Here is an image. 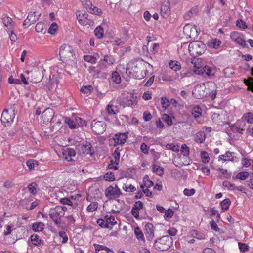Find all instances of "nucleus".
Instances as JSON below:
<instances>
[{
    "label": "nucleus",
    "mask_w": 253,
    "mask_h": 253,
    "mask_svg": "<svg viewBox=\"0 0 253 253\" xmlns=\"http://www.w3.org/2000/svg\"><path fill=\"white\" fill-rule=\"evenodd\" d=\"M153 66L143 59L138 58L130 61L126 65V73L130 78L143 79Z\"/></svg>",
    "instance_id": "nucleus-1"
},
{
    "label": "nucleus",
    "mask_w": 253,
    "mask_h": 253,
    "mask_svg": "<svg viewBox=\"0 0 253 253\" xmlns=\"http://www.w3.org/2000/svg\"><path fill=\"white\" fill-rule=\"evenodd\" d=\"M172 244V238L169 236L165 235L156 240L154 243V246L157 250L164 251L169 249Z\"/></svg>",
    "instance_id": "nucleus-2"
},
{
    "label": "nucleus",
    "mask_w": 253,
    "mask_h": 253,
    "mask_svg": "<svg viewBox=\"0 0 253 253\" xmlns=\"http://www.w3.org/2000/svg\"><path fill=\"white\" fill-rule=\"evenodd\" d=\"M59 56L60 60L63 62H67L68 60H73L75 53L72 47L69 44L62 45L59 49Z\"/></svg>",
    "instance_id": "nucleus-3"
},
{
    "label": "nucleus",
    "mask_w": 253,
    "mask_h": 253,
    "mask_svg": "<svg viewBox=\"0 0 253 253\" xmlns=\"http://www.w3.org/2000/svg\"><path fill=\"white\" fill-rule=\"evenodd\" d=\"M205 45L201 41H195L190 43L188 50L191 55L197 57L204 53Z\"/></svg>",
    "instance_id": "nucleus-4"
},
{
    "label": "nucleus",
    "mask_w": 253,
    "mask_h": 253,
    "mask_svg": "<svg viewBox=\"0 0 253 253\" xmlns=\"http://www.w3.org/2000/svg\"><path fill=\"white\" fill-rule=\"evenodd\" d=\"M117 102L123 107L125 106H131L137 103L136 97L132 94L122 93L117 99Z\"/></svg>",
    "instance_id": "nucleus-5"
},
{
    "label": "nucleus",
    "mask_w": 253,
    "mask_h": 253,
    "mask_svg": "<svg viewBox=\"0 0 253 253\" xmlns=\"http://www.w3.org/2000/svg\"><path fill=\"white\" fill-rule=\"evenodd\" d=\"M64 214L65 210H63L62 206H57L54 208H51L49 211L50 218L57 226L61 224V218L63 217Z\"/></svg>",
    "instance_id": "nucleus-6"
},
{
    "label": "nucleus",
    "mask_w": 253,
    "mask_h": 253,
    "mask_svg": "<svg viewBox=\"0 0 253 253\" xmlns=\"http://www.w3.org/2000/svg\"><path fill=\"white\" fill-rule=\"evenodd\" d=\"M105 196L109 200L116 199L121 195L122 192L116 184L108 187L104 191Z\"/></svg>",
    "instance_id": "nucleus-7"
},
{
    "label": "nucleus",
    "mask_w": 253,
    "mask_h": 253,
    "mask_svg": "<svg viewBox=\"0 0 253 253\" xmlns=\"http://www.w3.org/2000/svg\"><path fill=\"white\" fill-rule=\"evenodd\" d=\"M15 117V110L13 109H5L2 113L1 122L5 126H9Z\"/></svg>",
    "instance_id": "nucleus-8"
},
{
    "label": "nucleus",
    "mask_w": 253,
    "mask_h": 253,
    "mask_svg": "<svg viewBox=\"0 0 253 253\" xmlns=\"http://www.w3.org/2000/svg\"><path fill=\"white\" fill-rule=\"evenodd\" d=\"M127 137V133L118 132L116 133L113 138L109 139V142L110 145L113 146L123 145L126 142Z\"/></svg>",
    "instance_id": "nucleus-9"
},
{
    "label": "nucleus",
    "mask_w": 253,
    "mask_h": 253,
    "mask_svg": "<svg viewBox=\"0 0 253 253\" xmlns=\"http://www.w3.org/2000/svg\"><path fill=\"white\" fill-rule=\"evenodd\" d=\"M92 130L96 134H102L106 129V124L104 121H95L93 120L91 123Z\"/></svg>",
    "instance_id": "nucleus-10"
},
{
    "label": "nucleus",
    "mask_w": 253,
    "mask_h": 253,
    "mask_svg": "<svg viewBox=\"0 0 253 253\" xmlns=\"http://www.w3.org/2000/svg\"><path fill=\"white\" fill-rule=\"evenodd\" d=\"M191 63L193 64L194 67L195 68L194 72L197 74H200L201 73H203V70L206 73V74L209 76H213L215 74L214 69L209 66H205L202 69L201 68L197 66L195 62H194V59H191Z\"/></svg>",
    "instance_id": "nucleus-11"
},
{
    "label": "nucleus",
    "mask_w": 253,
    "mask_h": 253,
    "mask_svg": "<svg viewBox=\"0 0 253 253\" xmlns=\"http://www.w3.org/2000/svg\"><path fill=\"white\" fill-rule=\"evenodd\" d=\"M183 33L187 38H195L198 35L196 27L191 24H187L184 26Z\"/></svg>",
    "instance_id": "nucleus-12"
},
{
    "label": "nucleus",
    "mask_w": 253,
    "mask_h": 253,
    "mask_svg": "<svg viewBox=\"0 0 253 253\" xmlns=\"http://www.w3.org/2000/svg\"><path fill=\"white\" fill-rule=\"evenodd\" d=\"M245 122L244 121L237 120L234 124L230 126V129L234 133L238 132L240 134H243L244 127L245 126Z\"/></svg>",
    "instance_id": "nucleus-13"
},
{
    "label": "nucleus",
    "mask_w": 253,
    "mask_h": 253,
    "mask_svg": "<svg viewBox=\"0 0 253 253\" xmlns=\"http://www.w3.org/2000/svg\"><path fill=\"white\" fill-rule=\"evenodd\" d=\"M144 232L147 239L151 241L154 237V227L151 223H147L145 225Z\"/></svg>",
    "instance_id": "nucleus-14"
},
{
    "label": "nucleus",
    "mask_w": 253,
    "mask_h": 253,
    "mask_svg": "<svg viewBox=\"0 0 253 253\" xmlns=\"http://www.w3.org/2000/svg\"><path fill=\"white\" fill-rule=\"evenodd\" d=\"M160 12L161 16L164 18H167L170 14V3L168 0L162 3Z\"/></svg>",
    "instance_id": "nucleus-15"
},
{
    "label": "nucleus",
    "mask_w": 253,
    "mask_h": 253,
    "mask_svg": "<svg viewBox=\"0 0 253 253\" xmlns=\"http://www.w3.org/2000/svg\"><path fill=\"white\" fill-rule=\"evenodd\" d=\"M54 115V112L52 108H48L45 109L42 114V119L43 122H50Z\"/></svg>",
    "instance_id": "nucleus-16"
},
{
    "label": "nucleus",
    "mask_w": 253,
    "mask_h": 253,
    "mask_svg": "<svg viewBox=\"0 0 253 253\" xmlns=\"http://www.w3.org/2000/svg\"><path fill=\"white\" fill-rule=\"evenodd\" d=\"M143 203L140 201H138L134 203L131 211L132 215L137 219H139V211L143 209Z\"/></svg>",
    "instance_id": "nucleus-17"
},
{
    "label": "nucleus",
    "mask_w": 253,
    "mask_h": 253,
    "mask_svg": "<svg viewBox=\"0 0 253 253\" xmlns=\"http://www.w3.org/2000/svg\"><path fill=\"white\" fill-rule=\"evenodd\" d=\"M92 148L90 143L85 142L84 144H83L80 146V151L81 153L83 154H89L91 156H92L94 152Z\"/></svg>",
    "instance_id": "nucleus-18"
},
{
    "label": "nucleus",
    "mask_w": 253,
    "mask_h": 253,
    "mask_svg": "<svg viewBox=\"0 0 253 253\" xmlns=\"http://www.w3.org/2000/svg\"><path fill=\"white\" fill-rule=\"evenodd\" d=\"M1 19L4 26L7 27V31H11L14 26L12 19L8 16L3 15Z\"/></svg>",
    "instance_id": "nucleus-19"
},
{
    "label": "nucleus",
    "mask_w": 253,
    "mask_h": 253,
    "mask_svg": "<svg viewBox=\"0 0 253 253\" xmlns=\"http://www.w3.org/2000/svg\"><path fill=\"white\" fill-rule=\"evenodd\" d=\"M62 154L64 159L68 161H74L72 157H75L76 155L75 150L71 148H67L63 151Z\"/></svg>",
    "instance_id": "nucleus-20"
},
{
    "label": "nucleus",
    "mask_w": 253,
    "mask_h": 253,
    "mask_svg": "<svg viewBox=\"0 0 253 253\" xmlns=\"http://www.w3.org/2000/svg\"><path fill=\"white\" fill-rule=\"evenodd\" d=\"M30 240L32 244L37 247H40L44 244V241L42 240L37 234H34L31 235Z\"/></svg>",
    "instance_id": "nucleus-21"
},
{
    "label": "nucleus",
    "mask_w": 253,
    "mask_h": 253,
    "mask_svg": "<svg viewBox=\"0 0 253 253\" xmlns=\"http://www.w3.org/2000/svg\"><path fill=\"white\" fill-rule=\"evenodd\" d=\"M198 11V7L197 6H194L184 15L183 18L186 20H189L193 16L196 15Z\"/></svg>",
    "instance_id": "nucleus-22"
},
{
    "label": "nucleus",
    "mask_w": 253,
    "mask_h": 253,
    "mask_svg": "<svg viewBox=\"0 0 253 253\" xmlns=\"http://www.w3.org/2000/svg\"><path fill=\"white\" fill-rule=\"evenodd\" d=\"M191 112L192 115L195 119L199 118L202 116V109L199 106H194Z\"/></svg>",
    "instance_id": "nucleus-23"
},
{
    "label": "nucleus",
    "mask_w": 253,
    "mask_h": 253,
    "mask_svg": "<svg viewBox=\"0 0 253 253\" xmlns=\"http://www.w3.org/2000/svg\"><path fill=\"white\" fill-rule=\"evenodd\" d=\"M205 138L206 135L204 132L200 131L196 133L195 137V140L196 142L199 143H202L205 141Z\"/></svg>",
    "instance_id": "nucleus-24"
},
{
    "label": "nucleus",
    "mask_w": 253,
    "mask_h": 253,
    "mask_svg": "<svg viewBox=\"0 0 253 253\" xmlns=\"http://www.w3.org/2000/svg\"><path fill=\"white\" fill-rule=\"evenodd\" d=\"M221 43V42L217 39H212L209 42L208 46L209 47L217 49Z\"/></svg>",
    "instance_id": "nucleus-25"
},
{
    "label": "nucleus",
    "mask_w": 253,
    "mask_h": 253,
    "mask_svg": "<svg viewBox=\"0 0 253 253\" xmlns=\"http://www.w3.org/2000/svg\"><path fill=\"white\" fill-rule=\"evenodd\" d=\"M121 78L119 73L117 71L113 72L110 82H112L113 83L119 84L121 83Z\"/></svg>",
    "instance_id": "nucleus-26"
},
{
    "label": "nucleus",
    "mask_w": 253,
    "mask_h": 253,
    "mask_svg": "<svg viewBox=\"0 0 253 253\" xmlns=\"http://www.w3.org/2000/svg\"><path fill=\"white\" fill-rule=\"evenodd\" d=\"M44 224L43 222H36L33 224L32 229L35 232L42 231L44 228Z\"/></svg>",
    "instance_id": "nucleus-27"
},
{
    "label": "nucleus",
    "mask_w": 253,
    "mask_h": 253,
    "mask_svg": "<svg viewBox=\"0 0 253 253\" xmlns=\"http://www.w3.org/2000/svg\"><path fill=\"white\" fill-rule=\"evenodd\" d=\"M191 236L199 240H202L205 239V234L202 232H199L197 230H192L191 231Z\"/></svg>",
    "instance_id": "nucleus-28"
},
{
    "label": "nucleus",
    "mask_w": 253,
    "mask_h": 253,
    "mask_svg": "<svg viewBox=\"0 0 253 253\" xmlns=\"http://www.w3.org/2000/svg\"><path fill=\"white\" fill-rule=\"evenodd\" d=\"M40 14L38 15H36V12L35 11H31L30 12L27 16L28 20H30L32 23H35L39 18Z\"/></svg>",
    "instance_id": "nucleus-29"
},
{
    "label": "nucleus",
    "mask_w": 253,
    "mask_h": 253,
    "mask_svg": "<svg viewBox=\"0 0 253 253\" xmlns=\"http://www.w3.org/2000/svg\"><path fill=\"white\" fill-rule=\"evenodd\" d=\"M153 171L155 172L159 176H162L164 174V168L156 165H152Z\"/></svg>",
    "instance_id": "nucleus-30"
},
{
    "label": "nucleus",
    "mask_w": 253,
    "mask_h": 253,
    "mask_svg": "<svg viewBox=\"0 0 253 253\" xmlns=\"http://www.w3.org/2000/svg\"><path fill=\"white\" fill-rule=\"evenodd\" d=\"M169 66L171 69L175 71L181 69V64L178 61L171 60L169 62Z\"/></svg>",
    "instance_id": "nucleus-31"
},
{
    "label": "nucleus",
    "mask_w": 253,
    "mask_h": 253,
    "mask_svg": "<svg viewBox=\"0 0 253 253\" xmlns=\"http://www.w3.org/2000/svg\"><path fill=\"white\" fill-rule=\"evenodd\" d=\"M244 83L248 86L247 90L253 93V78H250L248 80L244 79Z\"/></svg>",
    "instance_id": "nucleus-32"
},
{
    "label": "nucleus",
    "mask_w": 253,
    "mask_h": 253,
    "mask_svg": "<svg viewBox=\"0 0 253 253\" xmlns=\"http://www.w3.org/2000/svg\"><path fill=\"white\" fill-rule=\"evenodd\" d=\"M134 234L139 240L144 241L143 233L139 227H136L134 229Z\"/></svg>",
    "instance_id": "nucleus-33"
},
{
    "label": "nucleus",
    "mask_w": 253,
    "mask_h": 253,
    "mask_svg": "<svg viewBox=\"0 0 253 253\" xmlns=\"http://www.w3.org/2000/svg\"><path fill=\"white\" fill-rule=\"evenodd\" d=\"M32 77H35L34 79H32L31 82L33 83H39L42 80V76L40 72H35L32 73Z\"/></svg>",
    "instance_id": "nucleus-34"
},
{
    "label": "nucleus",
    "mask_w": 253,
    "mask_h": 253,
    "mask_svg": "<svg viewBox=\"0 0 253 253\" xmlns=\"http://www.w3.org/2000/svg\"><path fill=\"white\" fill-rule=\"evenodd\" d=\"M104 30L101 26H98L94 30V34L98 39H101L103 36Z\"/></svg>",
    "instance_id": "nucleus-35"
},
{
    "label": "nucleus",
    "mask_w": 253,
    "mask_h": 253,
    "mask_svg": "<svg viewBox=\"0 0 253 253\" xmlns=\"http://www.w3.org/2000/svg\"><path fill=\"white\" fill-rule=\"evenodd\" d=\"M232 152L228 151L226 152L225 154L220 155L219 158L224 161H233V157H232Z\"/></svg>",
    "instance_id": "nucleus-36"
},
{
    "label": "nucleus",
    "mask_w": 253,
    "mask_h": 253,
    "mask_svg": "<svg viewBox=\"0 0 253 253\" xmlns=\"http://www.w3.org/2000/svg\"><path fill=\"white\" fill-rule=\"evenodd\" d=\"M93 90V86L90 85L83 86L80 89V91L84 94L90 93Z\"/></svg>",
    "instance_id": "nucleus-37"
},
{
    "label": "nucleus",
    "mask_w": 253,
    "mask_h": 253,
    "mask_svg": "<svg viewBox=\"0 0 253 253\" xmlns=\"http://www.w3.org/2000/svg\"><path fill=\"white\" fill-rule=\"evenodd\" d=\"M231 201L229 199L226 198L220 202V205L223 210H227L230 205Z\"/></svg>",
    "instance_id": "nucleus-38"
},
{
    "label": "nucleus",
    "mask_w": 253,
    "mask_h": 253,
    "mask_svg": "<svg viewBox=\"0 0 253 253\" xmlns=\"http://www.w3.org/2000/svg\"><path fill=\"white\" fill-rule=\"evenodd\" d=\"M93 246L95 248V253H97L98 252H99V251H101V250H105L106 251H111L110 250V248H109L107 247L104 246V245L97 244H94Z\"/></svg>",
    "instance_id": "nucleus-39"
},
{
    "label": "nucleus",
    "mask_w": 253,
    "mask_h": 253,
    "mask_svg": "<svg viewBox=\"0 0 253 253\" xmlns=\"http://www.w3.org/2000/svg\"><path fill=\"white\" fill-rule=\"evenodd\" d=\"M35 30L38 33H45L46 30L44 27V23L42 22L37 23L35 26Z\"/></svg>",
    "instance_id": "nucleus-40"
},
{
    "label": "nucleus",
    "mask_w": 253,
    "mask_h": 253,
    "mask_svg": "<svg viewBox=\"0 0 253 253\" xmlns=\"http://www.w3.org/2000/svg\"><path fill=\"white\" fill-rule=\"evenodd\" d=\"M249 176V173L246 171H243L238 173L236 176V178L237 179H239L241 180H245L246 178H247Z\"/></svg>",
    "instance_id": "nucleus-41"
},
{
    "label": "nucleus",
    "mask_w": 253,
    "mask_h": 253,
    "mask_svg": "<svg viewBox=\"0 0 253 253\" xmlns=\"http://www.w3.org/2000/svg\"><path fill=\"white\" fill-rule=\"evenodd\" d=\"M144 186L147 188H150L153 186L154 183L149 179L148 175H145L143 179Z\"/></svg>",
    "instance_id": "nucleus-42"
},
{
    "label": "nucleus",
    "mask_w": 253,
    "mask_h": 253,
    "mask_svg": "<svg viewBox=\"0 0 253 253\" xmlns=\"http://www.w3.org/2000/svg\"><path fill=\"white\" fill-rule=\"evenodd\" d=\"M65 122L69 125L70 128L73 129L78 127V125L70 118L66 117L65 119Z\"/></svg>",
    "instance_id": "nucleus-43"
},
{
    "label": "nucleus",
    "mask_w": 253,
    "mask_h": 253,
    "mask_svg": "<svg viewBox=\"0 0 253 253\" xmlns=\"http://www.w3.org/2000/svg\"><path fill=\"white\" fill-rule=\"evenodd\" d=\"M162 119L167 124L168 126H171L172 125L171 117L169 115L166 114H164L162 115Z\"/></svg>",
    "instance_id": "nucleus-44"
},
{
    "label": "nucleus",
    "mask_w": 253,
    "mask_h": 253,
    "mask_svg": "<svg viewBox=\"0 0 253 253\" xmlns=\"http://www.w3.org/2000/svg\"><path fill=\"white\" fill-rule=\"evenodd\" d=\"M37 184L35 182L31 183L28 186L29 191L33 195H35L37 193Z\"/></svg>",
    "instance_id": "nucleus-45"
},
{
    "label": "nucleus",
    "mask_w": 253,
    "mask_h": 253,
    "mask_svg": "<svg viewBox=\"0 0 253 253\" xmlns=\"http://www.w3.org/2000/svg\"><path fill=\"white\" fill-rule=\"evenodd\" d=\"M97 202H92L90 203L87 208V210L88 212H93L95 211L98 208Z\"/></svg>",
    "instance_id": "nucleus-46"
},
{
    "label": "nucleus",
    "mask_w": 253,
    "mask_h": 253,
    "mask_svg": "<svg viewBox=\"0 0 253 253\" xmlns=\"http://www.w3.org/2000/svg\"><path fill=\"white\" fill-rule=\"evenodd\" d=\"M58 28V25L55 22H53L48 30V33L54 35Z\"/></svg>",
    "instance_id": "nucleus-47"
},
{
    "label": "nucleus",
    "mask_w": 253,
    "mask_h": 253,
    "mask_svg": "<svg viewBox=\"0 0 253 253\" xmlns=\"http://www.w3.org/2000/svg\"><path fill=\"white\" fill-rule=\"evenodd\" d=\"M122 188L126 192H133L136 190V188L131 184L127 185L126 184H124Z\"/></svg>",
    "instance_id": "nucleus-48"
},
{
    "label": "nucleus",
    "mask_w": 253,
    "mask_h": 253,
    "mask_svg": "<svg viewBox=\"0 0 253 253\" xmlns=\"http://www.w3.org/2000/svg\"><path fill=\"white\" fill-rule=\"evenodd\" d=\"M181 154L184 156H187L189 155V148L186 144H183L181 147Z\"/></svg>",
    "instance_id": "nucleus-49"
},
{
    "label": "nucleus",
    "mask_w": 253,
    "mask_h": 253,
    "mask_svg": "<svg viewBox=\"0 0 253 253\" xmlns=\"http://www.w3.org/2000/svg\"><path fill=\"white\" fill-rule=\"evenodd\" d=\"M84 61L90 62L91 63H95L96 62V58L94 56L86 55L84 56Z\"/></svg>",
    "instance_id": "nucleus-50"
},
{
    "label": "nucleus",
    "mask_w": 253,
    "mask_h": 253,
    "mask_svg": "<svg viewBox=\"0 0 253 253\" xmlns=\"http://www.w3.org/2000/svg\"><path fill=\"white\" fill-rule=\"evenodd\" d=\"M103 60L108 65H112L114 62V58L110 55H105Z\"/></svg>",
    "instance_id": "nucleus-51"
},
{
    "label": "nucleus",
    "mask_w": 253,
    "mask_h": 253,
    "mask_svg": "<svg viewBox=\"0 0 253 253\" xmlns=\"http://www.w3.org/2000/svg\"><path fill=\"white\" fill-rule=\"evenodd\" d=\"M201 157L202 161L204 163H207L209 162L210 160V158L209 157L208 154L206 151H202L201 153Z\"/></svg>",
    "instance_id": "nucleus-52"
},
{
    "label": "nucleus",
    "mask_w": 253,
    "mask_h": 253,
    "mask_svg": "<svg viewBox=\"0 0 253 253\" xmlns=\"http://www.w3.org/2000/svg\"><path fill=\"white\" fill-rule=\"evenodd\" d=\"M104 178L106 181H113L115 179L114 174L112 172H107L104 175Z\"/></svg>",
    "instance_id": "nucleus-53"
},
{
    "label": "nucleus",
    "mask_w": 253,
    "mask_h": 253,
    "mask_svg": "<svg viewBox=\"0 0 253 253\" xmlns=\"http://www.w3.org/2000/svg\"><path fill=\"white\" fill-rule=\"evenodd\" d=\"M223 186L229 190H235L234 187H236L234 184L231 183L228 181H224L223 182Z\"/></svg>",
    "instance_id": "nucleus-54"
},
{
    "label": "nucleus",
    "mask_w": 253,
    "mask_h": 253,
    "mask_svg": "<svg viewBox=\"0 0 253 253\" xmlns=\"http://www.w3.org/2000/svg\"><path fill=\"white\" fill-rule=\"evenodd\" d=\"M83 5L86 9H91V6H92V3L90 0H80Z\"/></svg>",
    "instance_id": "nucleus-55"
},
{
    "label": "nucleus",
    "mask_w": 253,
    "mask_h": 253,
    "mask_svg": "<svg viewBox=\"0 0 253 253\" xmlns=\"http://www.w3.org/2000/svg\"><path fill=\"white\" fill-rule=\"evenodd\" d=\"M8 82L11 84H21V81L19 79H14L12 76L8 78Z\"/></svg>",
    "instance_id": "nucleus-56"
},
{
    "label": "nucleus",
    "mask_w": 253,
    "mask_h": 253,
    "mask_svg": "<svg viewBox=\"0 0 253 253\" xmlns=\"http://www.w3.org/2000/svg\"><path fill=\"white\" fill-rule=\"evenodd\" d=\"M236 26L242 29H245L246 28L250 29V28H248L246 23L244 22L242 20H238L236 21Z\"/></svg>",
    "instance_id": "nucleus-57"
},
{
    "label": "nucleus",
    "mask_w": 253,
    "mask_h": 253,
    "mask_svg": "<svg viewBox=\"0 0 253 253\" xmlns=\"http://www.w3.org/2000/svg\"><path fill=\"white\" fill-rule=\"evenodd\" d=\"M237 44L242 46L243 48H248V45L246 43L245 41L242 38L240 37L236 40L234 41Z\"/></svg>",
    "instance_id": "nucleus-58"
},
{
    "label": "nucleus",
    "mask_w": 253,
    "mask_h": 253,
    "mask_svg": "<svg viewBox=\"0 0 253 253\" xmlns=\"http://www.w3.org/2000/svg\"><path fill=\"white\" fill-rule=\"evenodd\" d=\"M106 223H107L108 226H110L109 228H112V227L117 223V221L113 216L109 215V219L107 220Z\"/></svg>",
    "instance_id": "nucleus-59"
},
{
    "label": "nucleus",
    "mask_w": 253,
    "mask_h": 253,
    "mask_svg": "<svg viewBox=\"0 0 253 253\" xmlns=\"http://www.w3.org/2000/svg\"><path fill=\"white\" fill-rule=\"evenodd\" d=\"M161 104L162 107L166 109L169 106L170 102L166 97H163L161 98Z\"/></svg>",
    "instance_id": "nucleus-60"
},
{
    "label": "nucleus",
    "mask_w": 253,
    "mask_h": 253,
    "mask_svg": "<svg viewBox=\"0 0 253 253\" xmlns=\"http://www.w3.org/2000/svg\"><path fill=\"white\" fill-rule=\"evenodd\" d=\"M113 104H108L107 107L106 111L109 115H114L117 114V110H114Z\"/></svg>",
    "instance_id": "nucleus-61"
},
{
    "label": "nucleus",
    "mask_w": 253,
    "mask_h": 253,
    "mask_svg": "<svg viewBox=\"0 0 253 253\" xmlns=\"http://www.w3.org/2000/svg\"><path fill=\"white\" fill-rule=\"evenodd\" d=\"M97 223L98 225L102 227V228H110V226H108L107 223L105 222V220L103 219H98L97 220Z\"/></svg>",
    "instance_id": "nucleus-62"
},
{
    "label": "nucleus",
    "mask_w": 253,
    "mask_h": 253,
    "mask_svg": "<svg viewBox=\"0 0 253 253\" xmlns=\"http://www.w3.org/2000/svg\"><path fill=\"white\" fill-rule=\"evenodd\" d=\"M195 193V190L193 188L189 189L185 188L183 191V193L185 196H190L194 195Z\"/></svg>",
    "instance_id": "nucleus-63"
},
{
    "label": "nucleus",
    "mask_w": 253,
    "mask_h": 253,
    "mask_svg": "<svg viewBox=\"0 0 253 253\" xmlns=\"http://www.w3.org/2000/svg\"><path fill=\"white\" fill-rule=\"evenodd\" d=\"M245 120L248 123H253V114L251 112L247 113L245 116Z\"/></svg>",
    "instance_id": "nucleus-64"
}]
</instances>
